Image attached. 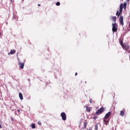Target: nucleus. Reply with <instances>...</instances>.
<instances>
[{
  "label": "nucleus",
  "mask_w": 130,
  "mask_h": 130,
  "mask_svg": "<svg viewBox=\"0 0 130 130\" xmlns=\"http://www.w3.org/2000/svg\"><path fill=\"white\" fill-rule=\"evenodd\" d=\"M126 3L124 2L123 4H121L120 5V7H119V13L121 14V13L122 12V10H123V8L124 9L126 8Z\"/></svg>",
  "instance_id": "obj_1"
},
{
  "label": "nucleus",
  "mask_w": 130,
  "mask_h": 130,
  "mask_svg": "<svg viewBox=\"0 0 130 130\" xmlns=\"http://www.w3.org/2000/svg\"><path fill=\"white\" fill-rule=\"evenodd\" d=\"M112 32L114 34V32H117V25L116 23H112Z\"/></svg>",
  "instance_id": "obj_2"
},
{
  "label": "nucleus",
  "mask_w": 130,
  "mask_h": 130,
  "mask_svg": "<svg viewBox=\"0 0 130 130\" xmlns=\"http://www.w3.org/2000/svg\"><path fill=\"white\" fill-rule=\"evenodd\" d=\"M104 108L103 107L101 108L100 109L98 110L96 112L95 114L98 115L104 112Z\"/></svg>",
  "instance_id": "obj_3"
},
{
  "label": "nucleus",
  "mask_w": 130,
  "mask_h": 130,
  "mask_svg": "<svg viewBox=\"0 0 130 130\" xmlns=\"http://www.w3.org/2000/svg\"><path fill=\"white\" fill-rule=\"evenodd\" d=\"M60 116L62 117V120H67V115L66 114V113L62 112L60 114Z\"/></svg>",
  "instance_id": "obj_4"
},
{
  "label": "nucleus",
  "mask_w": 130,
  "mask_h": 130,
  "mask_svg": "<svg viewBox=\"0 0 130 130\" xmlns=\"http://www.w3.org/2000/svg\"><path fill=\"white\" fill-rule=\"evenodd\" d=\"M122 47L124 50H127L129 48V46L128 44H124L122 46Z\"/></svg>",
  "instance_id": "obj_5"
},
{
  "label": "nucleus",
  "mask_w": 130,
  "mask_h": 130,
  "mask_svg": "<svg viewBox=\"0 0 130 130\" xmlns=\"http://www.w3.org/2000/svg\"><path fill=\"white\" fill-rule=\"evenodd\" d=\"M119 21L122 26H123V16H120L119 18Z\"/></svg>",
  "instance_id": "obj_6"
},
{
  "label": "nucleus",
  "mask_w": 130,
  "mask_h": 130,
  "mask_svg": "<svg viewBox=\"0 0 130 130\" xmlns=\"http://www.w3.org/2000/svg\"><path fill=\"white\" fill-rule=\"evenodd\" d=\"M111 114V112H108L107 114H106L104 118L105 119H107L108 118V117H109L110 116Z\"/></svg>",
  "instance_id": "obj_7"
},
{
  "label": "nucleus",
  "mask_w": 130,
  "mask_h": 130,
  "mask_svg": "<svg viewBox=\"0 0 130 130\" xmlns=\"http://www.w3.org/2000/svg\"><path fill=\"white\" fill-rule=\"evenodd\" d=\"M19 66L20 67V68L23 70V69H24V63L23 62H19Z\"/></svg>",
  "instance_id": "obj_8"
},
{
  "label": "nucleus",
  "mask_w": 130,
  "mask_h": 130,
  "mask_svg": "<svg viewBox=\"0 0 130 130\" xmlns=\"http://www.w3.org/2000/svg\"><path fill=\"white\" fill-rule=\"evenodd\" d=\"M107 119H105L104 118L103 119V121H104V124L106 125H107V124H108V123H109V121H108V120H106Z\"/></svg>",
  "instance_id": "obj_9"
},
{
  "label": "nucleus",
  "mask_w": 130,
  "mask_h": 130,
  "mask_svg": "<svg viewBox=\"0 0 130 130\" xmlns=\"http://www.w3.org/2000/svg\"><path fill=\"white\" fill-rule=\"evenodd\" d=\"M19 96L20 100H23V94H22V93L20 92L19 93Z\"/></svg>",
  "instance_id": "obj_10"
},
{
  "label": "nucleus",
  "mask_w": 130,
  "mask_h": 130,
  "mask_svg": "<svg viewBox=\"0 0 130 130\" xmlns=\"http://www.w3.org/2000/svg\"><path fill=\"white\" fill-rule=\"evenodd\" d=\"M85 107L86 108V111H87L88 112H90V111H91V108H90V107L87 106H86Z\"/></svg>",
  "instance_id": "obj_11"
},
{
  "label": "nucleus",
  "mask_w": 130,
  "mask_h": 130,
  "mask_svg": "<svg viewBox=\"0 0 130 130\" xmlns=\"http://www.w3.org/2000/svg\"><path fill=\"white\" fill-rule=\"evenodd\" d=\"M14 53H16V50H11L10 52V54H14Z\"/></svg>",
  "instance_id": "obj_12"
},
{
  "label": "nucleus",
  "mask_w": 130,
  "mask_h": 130,
  "mask_svg": "<svg viewBox=\"0 0 130 130\" xmlns=\"http://www.w3.org/2000/svg\"><path fill=\"white\" fill-rule=\"evenodd\" d=\"M120 115L121 116H124V111L123 110L120 111Z\"/></svg>",
  "instance_id": "obj_13"
},
{
  "label": "nucleus",
  "mask_w": 130,
  "mask_h": 130,
  "mask_svg": "<svg viewBox=\"0 0 130 130\" xmlns=\"http://www.w3.org/2000/svg\"><path fill=\"white\" fill-rule=\"evenodd\" d=\"M13 19H15V20H17L18 19V16L15 14V13H13Z\"/></svg>",
  "instance_id": "obj_14"
},
{
  "label": "nucleus",
  "mask_w": 130,
  "mask_h": 130,
  "mask_svg": "<svg viewBox=\"0 0 130 130\" xmlns=\"http://www.w3.org/2000/svg\"><path fill=\"white\" fill-rule=\"evenodd\" d=\"M36 128V126L35 125V124L34 123H32L31 124V128Z\"/></svg>",
  "instance_id": "obj_15"
},
{
  "label": "nucleus",
  "mask_w": 130,
  "mask_h": 130,
  "mask_svg": "<svg viewBox=\"0 0 130 130\" xmlns=\"http://www.w3.org/2000/svg\"><path fill=\"white\" fill-rule=\"evenodd\" d=\"M112 20H113V21H114V22H116V17H115V16H112Z\"/></svg>",
  "instance_id": "obj_16"
},
{
  "label": "nucleus",
  "mask_w": 130,
  "mask_h": 130,
  "mask_svg": "<svg viewBox=\"0 0 130 130\" xmlns=\"http://www.w3.org/2000/svg\"><path fill=\"white\" fill-rule=\"evenodd\" d=\"M98 129V124H96L94 126V130Z\"/></svg>",
  "instance_id": "obj_17"
},
{
  "label": "nucleus",
  "mask_w": 130,
  "mask_h": 130,
  "mask_svg": "<svg viewBox=\"0 0 130 130\" xmlns=\"http://www.w3.org/2000/svg\"><path fill=\"white\" fill-rule=\"evenodd\" d=\"M119 43L121 45V46H122L123 45V43L122 42V41L121 40H120L119 41Z\"/></svg>",
  "instance_id": "obj_18"
},
{
  "label": "nucleus",
  "mask_w": 130,
  "mask_h": 130,
  "mask_svg": "<svg viewBox=\"0 0 130 130\" xmlns=\"http://www.w3.org/2000/svg\"><path fill=\"white\" fill-rule=\"evenodd\" d=\"M87 124H88L87 122H85V123H84V127H87Z\"/></svg>",
  "instance_id": "obj_19"
},
{
  "label": "nucleus",
  "mask_w": 130,
  "mask_h": 130,
  "mask_svg": "<svg viewBox=\"0 0 130 130\" xmlns=\"http://www.w3.org/2000/svg\"><path fill=\"white\" fill-rule=\"evenodd\" d=\"M116 16H119V15H120V13H119V11H117L116 14Z\"/></svg>",
  "instance_id": "obj_20"
},
{
  "label": "nucleus",
  "mask_w": 130,
  "mask_h": 130,
  "mask_svg": "<svg viewBox=\"0 0 130 130\" xmlns=\"http://www.w3.org/2000/svg\"><path fill=\"white\" fill-rule=\"evenodd\" d=\"M56 5L57 6H60V3L59 2H58L56 3Z\"/></svg>",
  "instance_id": "obj_21"
},
{
  "label": "nucleus",
  "mask_w": 130,
  "mask_h": 130,
  "mask_svg": "<svg viewBox=\"0 0 130 130\" xmlns=\"http://www.w3.org/2000/svg\"><path fill=\"white\" fill-rule=\"evenodd\" d=\"M92 101H93V100H92V99H90V100H89V103H90V104L92 103Z\"/></svg>",
  "instance_id": "obj_22"
},
{
  "label": "nucleus",
  "mask_w": 130,
  "mask_h": 130,
  "mask_svg": "<svg viewBox=\"0 0 130 130\" xmlns=\"http://www.w3.org/2000/svg\"><path fill=\"white\" fill-rule=\"evenodd\" d=\"M38 124H39L40 125H41V122L40 121H38Z\"/></svg>",
  "instance_id": "obj_23"
},
{
  "label": "nucleus",
  "mask_w": 130,
  "mask_h": 130,
  "mask_svg": "<svg viewBox=\"0 0 130 130\" xmlns=\"http://www.w3.org/2000/svg\"><path fill=\"white\" fill-rule=\"evenodd\" d=\"M11 119L12 121H14V118H13V117H11Z\"/></svg>",
  "instance_id": "obj_24"
},
{
  "label": "nucleus",
  "mask_w": 130,
  "mask_h": 130,
  "mask_svg": "<svg viewBox=\"0 0 130 130\" xmlns=\"http://www.w3.org/2000/svg\"><path fill=\"white\" fill-rule=\"evenodd\" d=\"M93 119H97V117L95 116L93 117Z\"/></svg>",
  "instance_id": "obj_25"
},
{
  "label": "nucleus",
  "mask_w": 130,
  "mask_h": 130,
  "mask_svg": "<svg viewBox=\"0 0 130 130\" xmlns=\"http://www.w3.org/2000/svg\"><path fill=\"white\" fill-rule=\"evenodd\" d=\"M17 112H20V109L17 110Z\"/></svg>",
  "instance_id": "obj_26"
},
{
  "label": "nucleus",
  "mask_w": 130,
  "mask_h": 130,
  "mask_svg": "<svg viewBox=\"0 0 130 130\" xmlns=\"http://www.w3.org/2000/svg\"><path fill=\"white\" fill-rule=\"evenodd\" d=\"M2 127H3L2 126V124H1V123H0V128H2Z\"/></svg>",
  "instance_id": "obj_27"
},
{
  "label": "nucleus",
  "mask_w": 130,
  "mask_h": 130,
  "mask_svg": "<svg viewBox=\"0 0 130 130\" xmlns=\"http://www.w3.org/2000/svg\"><path fill=\"white\" fill-rule=\"evenodd\" d=\"M78 75V73H75V76H77Z\"/></svg>",
  "instance_id": "obj_28"
},
{
  "label": "nucleus",
  "mask_w": 130,
  "mask_h": 130,
  "mask_svg": "<svg viewBox=\"0 0 130 130\" xmlns=\"http://www.w3.org/2000/svg\"><path fill=\"white\" fill-rule=\"evenodd\" d=\"M128 3H129V0H126Z\"/></svg>",
  "instance_id": "obj_29"
},
{
  "label": "nucleus",
  "mask_w": 130,
  "mask_h": 130,
  "mask_svg": "<svg viewBox=\"0 0 130 130\" xmlns=\"http://www.w3.org/2000/svg\"><path fill=\"white\" fill-rule=\"evenodd\" d=\"M38 7H40V4L38 5Z\"/></svg>",
  "instance_id": "obj_30"
},
{
  "label": "nucleus",
  "mask_w": 130,
  "mask_h": 130,
  "mask_svg": "<svg viewBox=\"0 0 130 130\" xmlns=\"http://www.w3.org/2000/svg\"><path fill=\"white\" fill-rule=\"evenodd\" d=\"M6 24H7V25H8V22H6Z\"/></svg>",
  "instance_id": "obj_31"
},
{
  "label": "nucleus",
  "mask_w": 130,
  "mask_h": 130,
  "mask_svg": "<svg viewBox=\"0 0 130 130\" xmlns=\"http://www.w3.org/2000/svg\"><path fill=\"white\" fill-rule=\"evenodd\" d=\"M1 32H0V36H1Z\"/></svg>",
  "instance_id": "obj_32"
}]
</instances>
